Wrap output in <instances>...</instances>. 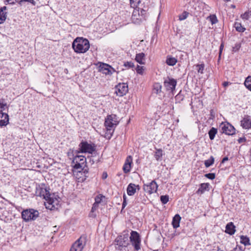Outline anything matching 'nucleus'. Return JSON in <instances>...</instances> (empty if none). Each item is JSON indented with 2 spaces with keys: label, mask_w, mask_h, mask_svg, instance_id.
<instances>
[{
  "label": "nucleus",
  "mask_w": 251,
  "mask_h": 251,
  "mask_svg": "<svg viewBox=\"0 0 251 251\" xmlns=\"http://www.w3.org/2000/svg\"><path fill=\"white\" fill-rule=\"evenodd\" d=\"M7 106V104L4 102L3 99H0V111H2L5 110V107Z\"/></svg>",
  "instance_id": "37998d69"
},
{
  "label": "nucleus",
  "mask_w": 251,
  "mask_h": 251,
  "mask_svg": "<svg viewBox=\"0 0 251 251\" xmlns=\"http://www.w3.org/2000/svg\"><path fill=\"white\" fill-rule=\"evenodd\" d=\"M84 246L82 237L81 236L72 245L70 251H82Z\"/></svg>",
  "instance_id": "4468645a"
},
{
  "label": "nucleus",
  "mask_w": 251,
  "mask_h": 251,
  "mask_svg": "<svg viewBox=\"0 0 251 251\" xmlns=\"http://www.w3.org/2000/svg\"><path fill=\"white\" fill-rule=\"evenodd\" d=\"M209 185L210 184L208 183H201L200 185L199 188L197 191L196 193L197 194H203L205 191L207 190Z\"/></svg>",
  "instance_id": "b1692460"
},
{
  "label": "nucleus",
  "mask_w": 251,
  "mask_h": 251,
  "mask_svg": "<svg viewBox=\"0 0 251 251\" xmlns=\"http://www.w3.org/2000/svg\"><path fill=\"white\" fill-rule=\"evenodd\" d=\"M72 165L73 167L76 170H81L84 166H85L83 164H81L80 163H78V162H77V163L75 162V163H72Z\"/></svg>",
  "instance_id": "e433bc0d"
},
{
  "label": "nucleus",
  "mask_w": 251,
  "mask_h": 251,
  "mask_svg": "<svg viewBox=\"0 0 251 251\" xmlns=\"http://www.w3.org/2000/svg\"><path fill=\"white\" fill-rule=\"evenodd\" d=\"M210 21L212 25L215 24L218 22V20L216 16L215 15H213L210 16Z\"/></svg>",
  "instance_id": "09e8293b"
},
{
  "label": "nucleus",
  "mask_w": 251,
  "mask_h": 251,
  "mask_svg": "<svg viewBox=\"0 0 251 251\" xmlns=\"http://www.w3.org/2000/svg\"><path fill=\"white\" fill-rule=\"evenodd\" d=\"M77 162L80 163L81 164L85 165L86 163V158L83 155H79L77 154L76 156H75V158L73 160L72 163H75V162L77 163Z\"/></svg>",
  "instance_id": "4be33fe9"
},
{
  "label": "nucleus",
  "mask_w": 251,
  "mask_h": 251,
  "mask_svg": "<svg viewBox=\"0 0 251 251\" xmlns=\"http://www.w3.org/2000/svg\"><path fill=\"white\" fill-rule=\"evenodd\" d=\"M231 7H233V8H235V6L234 5H231Z\"/></svg>",
  "instance_id": "774afa93"
},
{
  "label": "nucleus",
  "mask_w": 251,
  "mask_h": 251,
  "mask_svg": "<svg viewBox=\"0 0 251 251\" xmlns=\"http://www.w3.org/2000/svg\"><path fill=\"white\" fill-rule=\"evenodd\" d=\"M88 159L89 160V162L91 163V164H93L95 162V161L94 160V159L92 158V156H91L90 157H88Z\"/></svg>",
  "instance_id": "680f3d73"
},
{
  "label": "nucleus",
  "mask_w": 251,
  "mask_h": 251,
  "mask_svg": "<svg viewBox=\"0 0 251 251\" xmlns=\"http://www.w3.org/2000/svg\"><path fill=\"white\" fill-rule=\"evenodd\" d=\"M137 188L138 190L140 189L139 185H135L133 183L129 184L126 189L127 195L129 196H133L136 192Z\"/></svg>",
  "instance_id": "f3484780"
},
{
  "label": "nucleus",
  "mask_w": 251,
  "mask_h": 251,
  "mask_svg": "<svg viewBox=\"0 0 251 251\" xmlns=\"http://www.w3.org/2000/svg\"><path fill=\"white\" fill-rule=\"evenodd\" d=\"M169 200V197L168 195H162L160 197V201L162 204H166Z\"/></svg>",
  "instance_id": "c9c22d12"
},
{
  "label": "nucleus",
  "mask_w": 251,
  "mask_h": 251,
  "mask_svg": "<svg viewBox=\"0 0 251 251\" xmlns=\"http://www.w3.org/2000/svg\"><path fill=\"white\" fill-rule=\"evenodd\" d=\"M224 48V44L222 43L220 46V50H219V57H220L221 54L222 53V50Z\"/></svg>",
  "instance_id": "13d9d810"
},
{
  "label": "nucleus",
  "mask_w": 251,
  "mask_h": 251,
  "mask_svg": "<svg viewBox=\"0 0 251 251\" xmlns=\"http://www.w3.org/2000/svg\"><path fill=\"white\" fill-rule=\"evenodd\" d=\"M177 60V59L171 56H167V59L166 60V64L169 66H173L176 63Z\"/></svg>",
  "instance_id": "bb28decb"
},
{
  "label": "nucleus",
  "mask_w": 251,
  "mask_h": 251,
  "mask_svg": "<svg viewBox=\"0 0 251 251\" xmlns=\"http://www.w3.org/2000/svg\"><path fill=\"white\" fill-rule=\"evenodd\" d=\"M234 27L239 32H243L246 30V28L243 27L242 25L239 23H235L234 24Z\"/></svg>",
  "instance_id": "72a5a7b5"
},
{
  "label": "nucleus",
  "mask_w": 251,
  "mask_h": 251,
  "mask_svg": "<svg viewBox=\"0 0 251 251\" xmlns=\"http://www.w3.org/2000/svg\"><path fill=\"white\" fill-rule=\"evenodd\" d=\"M176 80L173 78L168 77L167 79L165 80L164 85L166 87L167 90H171L173 91L176 88Z\"/></svg>",
  "instance_id": "2eb2a0df"
},
{
  "label": "nucleus",
  "mask_w": 251,
  "mask_h": 251,
  "mask_svg": "<svg viewBox=\"0 0 251 251\" xmlns=\"http://www.w3.org/2000/svg\"><path fill=\"white\" fill-rule=\"evenodd\" d=\"M46 201L45 205L47 209L54 210L58 208L60 201L58 199L54 197V194H51Z\"/></svg>",
  "instance_id": "6e6552de"
},
{
  "label": "nucleus",
  "mask_w": 251,
  "mask_h": 251,
  "mask_svg": "<svg viewBox=\"0 0 251 251\" xmlns=\"http://www.w3.org/2000/svg\"><path fill=\"white\" fill-rule=\"evenodd\" d=\"M99 204L98 203H97L96 202H94L93 204L91 212L89 214V216L90 217L92 218H95L97 216V215L94 213V212L98 209L99 207Z\"/></svg>",
  "instance_id": "c85d7f7f"
},
{
  "label": "nucleus",
  "mask_w": 251,
  "mask_h": 251,
  "mask_svg": "<svg viewBox=\"0 0 251 251\" xmlns=\"http://www.w3.org/2000/svg\"><path fill=\"white\" fill-rule=\"evenodd\" d=\"M158 187L156 181L153 180L148 184H144L143 189L147 193L151 194L157 192Z\"/></svg>",
  "instance_id": "ddd939ff"
},
{
  "label": "nucleus",
  "mask_w": 251,
  "mask_h": 251,
  "mask_svg": "<svg viewBox=\"0 0 251 251\" xmlns=\"http://www.w3.org/2000/svg\"><path fill=\"white\" fill-rule=\"evenodd\" d=\"M246 141V139L245 137H241L238 139V142L239 143H244Z\"/></svg>",
  "instance_id": "6e6d98bb"
},
{
  "label": "nucleus",
  "mask_w": 251,
  "mask_h": 251,
  "mask_svg": "<svg viewBox=\"0 0 251 251\" xmlns=\"http://www.w3.org/2000/svg\"><path fill=\"white\" fill-rule=\"evenodd\" d=\"M107 174L106 172H103L102 175V178L105 179L107 177Z\"/></svg>",
  "instance_id": "052dcab7"
},
{
  "label": "nucleus",
  "mask_w": 251,
  "mask_h": 251,
  "mask_svg": "<svg viewBox=\"0 0 251 251\" xmlns=\"http://www.w3.org/2000/svg\"><path fill=\"white\" fill-rule=\"evenodd\" d=\"M131 165L125 163L123 166V171L125 173H128L130 171Z\"/></svg>",
  "instance_id": "a18cd8bd"
},
{
  "label": "nucleus",
  "mask_w": 251,
  "mask_h": 251,
  "mask_svg": "<svg viewBox=\"0 0 251 251\" xmlns=\"http://www.w3.org/2000/svg\"><path fill=\"white\" fill-rule=\"evenodd\" d=\"M228 160V157L227 156H226L225 157H224L222 160V163H225L226 161H227V160Z\"/></svg>",
  "instance_id": "e2e57ef3"
},
{
  "label": "nucleus",
  "mask_w": 251,
  "mask_h": 251,
  "mask_svg": "<svg viewBox=\"0 0 251 251\" xmlns=\"http://www.w3.org/2000/svg\"><path fill=\"white\" fill-rule=\"evenodd\" d=\"M229 82L228 81H224L223 83V85L224 87H226V86H227L228 85H229Z\"/></svg>",
  "instance_id": "0e129e2a"
},
{
  "label": "nucleus",
  "mask_w": 251,
  "mask_h": 251,
  "mask_svg": "<svg viewBox=\"0 0 251 251\" xmlns=\"http://www.w3.org/2000/svg\"><path fill=\"white\" fill-rule=\"evenodd\" d=\"M135 60L140 64H145L146 60L145 53L143 52L137 53L135 56Z\"/></svg>",
  "instance_id": "aec40b11"
},
{
  "label": "nucleus",
  "mask_w": 251,
  "mask_h": 251,
  "mask_svg": "<svg viewBox=\"0 0 251 251\" xmlns=\"http://www.w3.org/2000/svg\"><path fill=\"white\" fill-rule=\"evenodd\" d=\"M244 85L249 90L251 91V76H248L246 77Z\"/></svg>",
  "instance_id": "2f4dec72"
},
{
  "label": "nucleus",
  "mask_w": 251,
  "mask_h": 251,
  "mask_svg": "<svg viewBox=\"0 0 251 251\" xmlns=\"http://www.w3.org/2000/svg\"><path fill=\"white\" fill-rule=\"evenodd\" d=\"M85 166H84L81 169L80 171H78V172L79 173H81L82 172L84 174V176L85 177H88L87 176H86L87 174H88V170L87 169H85Z\"/></svg>",
  "instance_id": "3c124183"
},
{
  "label": "nucleus",
  "mask_w": 251,
  "mask_h": 251,
  "mask_svg": "<svg viewBox=\"0 0 251 251\" xmlns=\"http://www.w3.org/2000/svg\"><path fill=\"white\" fill-rule=\"evenodd\" d=\"M241 45L240 43H236L234 46L232 47V51L233 52H236L239 51L240 49L241 48Z\"/></svg>",
  "instance_id": "79ce46f5"
},
{
  "label": "nucleus",
  "mask_w": 251,
  "mask_h": 251,
  "mask_svg": "<svg viewBox=\"0 0 251 251\" xmlns=\"http://www.w3.org/2000/svg\"><path fill=\"white\" fill-rule=\"evenodd\" d=\"M217 133V129L216 128L212 127L208 131V135H209L210 139L211 140H213Z\"/></svg>",
  "instance_id": "c756f323"
},
{
  "label": "nucleus",
  "mask_w": 251,
  "mask_h": 251,
  "mask_svg": "<svg viewBox=\"0 0 251 251\" xmlns=\"http://www.w3.org/2000/svg\"><path fill=\"white\" fill-rule=\"evenodd\" d=\"M176 99L179 100H183L184 99V96L179 93L175 97Z\"/></svg>",
  "instance_id": "5fc2aeb1"
},
{
  "label": "nucleus",
  "mask_w": 251,
  "mask_h": 251,
  "mask_svg": "<svg viewBox=\"0 0 251 251\" xmlns=\"http://www.w3.org/2000/svg\"><path fill=\"white\" fill-rule=\"evenodd\" d=\"M156 151L155 152L154 156L157 161H161L162 160V157L163 156V151L161 149H155Z\"/></svg>",
  "instance_id": "cd10ccee"
},
{
  "label": "nucleus",
  "mask_w": 251,
  "mask_h": 251,
  "mask_svg": "<svg viewBox=\"0 0 251 251\" xmlns=\"http://www.w3.org/2000/svg\"><path fill=\"white\" fill-rule=\"evenodd\" d=\"M115 89L117 95L123 97L128 92V85L126 83H119L116 86Z\"/></svg>",
  "instance_id": "f8f14e48"
},
{
  "label": "nucleus",
  "mask_w": 251,
  "mask_h": 251,
  "mask_svg": "<svg viewBox=\"0 0 251 251\" xmlns=\"http://www.w3.org/2000/svg\"><path fill=\"white\" fill-rule=\"evenodd\" d=\"M235 226L232 222L228 223L226 226V233L232 235L235 232Z\"/></svg>",
  "instance_id": "6ab92c4d"
},
{
  "label": "nucleus",
  "mask_w": 251,
  "mask_h": 251,
  "mask_svg": "<svg viewBox=\"0 0 251 251\" xmlns=\"http://www.w3.org/2000/svg\"><path fill=\"white\" fill-rule=\"evenodd\" d=\"M78 153H79L78 150L70 149L67 152V155L70 159L73 160L75 158V156H76Z\"/></svg>",
  "instance_id": "393cba45"
},
{
  "label": "nucleus",
  "mask_w": 251,
  "mask_h": 251,
  "mask_svg": "<svg viewBox=\"0 0 251 251\" xmlns=\"http://www.w3.org/2000/svg\"><path fill=\"white\" fill-rule=\"evenodd\" d=\"M251 16V11H248L241 15V17L244 20H248Z\"/></svg>",
  "instance_id": "ea45409f"
},
{
  "label": "nucleus",
  "mask_w": 251,
  "mask_h": 251,
  "mask_svg": "<svg viewBox=\"0 0 251 251\" xmlns=\"http://www.w3.org/2000/svg\"><path fill=\"white\" fill-rule=\"evenodd\" d=\"M217 251H224L223 250H221L219 247L217 248Z\"/></svg>",
  "instance_id": "338daca9"
},
{
  "label": "nucleus",
  "mask_w": 251,
  "mask_h": 251,
  "mask_svg": "<svg viewBox=\"0 0 251 251\" xmlns=\"http://www.w3.org/2000/svg\"><path fill=\"white\" fill-rule=\"evenodd\" d=\"M119 124L117 116L115 114L108 115L105 119L104 126L107 130L106 134L110 139L113 133L115 128Z\"/></svg>",
  "instance_id": "7ed1b4c3"
},
{
  "label": "nucleus",
  "mask_w": 251,
  "mask_h": 251,
  "mask_svg": "<svg viewBox=\"0 0 251 251\" xmlns=\"http://www.w3.org/2000/svg\"><path fill=\"white\" fill-rule=\"evenodd\" d=\"M240 243L245 246L251 245L250 240L247 236L241 235L240 236Z\"/></svg>",
  "instance_id": "a878e982"
},
{
  "label": "nucleus",
  "mask_w": 251,
  "mask_h": 251,
  "mask_svg": "<svg viewBox=\"0 0 251 251\" xmlns=\"http://www.w3.org/2000/svg\"><path fill=\"white\" fill-rule=\"evenodd\" d=\"M181 217L179 214H176L173 219L172 225L174 228H177L179 226L180 221Z\"/></svg>",
  "instance_id": "5701e85b"
},
{
  "label": "nucleus",
  "mask_w": 251,
  "mask_h": 251,
  "mask_svg": "<svg viewBox=\"0 0 251 251\" xmlns=\"http://www.w3.org/2000/svg\"><path fill=\"white\" fill-rule=\"evenodd\" d=\"M50 195L49 190L47 189L45 184L42 183L36 186L35 191L36 196L42 197L46 201Z\"/></svg>",
  "instance_id": "0eeeda50"
},
{
  "label": "nucleus",
  "mask_w": 251,
  "mask_h": 251,
  "mask_svg": "<svg viewBox=\"0 0 251 251\" xmlns=\"http://www.w3.org/2000/svg\"><path fill=\"white\" fill-rule=\"evenodd\" d=\"M24 2H27L31 3L32 5L35 6L36 4L34 0H20L18 1V4L20 5H22Z\"/></svg>",
  "instance_id": "58836bf2"
},
{
  "label": "nucleus",
  "mask_w": 251,
  "mask_h": 251,
  "mask_svg": "<svg viewBox=\"0 0 251 251\" xmlns=\"http://www.w3.org/2000/svg\"><path fill=\"white\" fill-rule=\"evenodd\" d=\"M132 163V157L130 155H129L126 158V161H125V163H126L127 164H128V165H130L131 164V163Z\"/></svg>",
  "instance_id": "8fccbe9b"
},
{
  "label": "nucleus",
  "mask_w": 251,
  "mask_h": 251,
  "mask_svg": "<svg viewBox=\"0 0 251 251\" xmlns=\"http://www.w3.org/2000/svg\"><path fill=\"white\" fill-rule=\"evenodd\" d=\"M204 176L208 179L213 180L215 179L216 175L215 173H208L204 175Z\"/></svg>",
  "instance_id": "de8ad7c7"
},
{
  "label": "nucleus",
  "mask_w": 251,
  "mask_h": 251,
  "mask_svg": "<svg viewBox=\"0 0 251 251\" xmlns=\"http://www.w3.org/2000/svg\"><path fill=\"white\" fill-rule=\"evenodd\" d=\"M128 234L126 232H124L122 235L118 236L115 242L116 243V245L118 246L119 250H122V248L126 247L128 245Z\"/></svg>",
  "instance_id": "39448f33"
},
{
  "label": "nucleus",
  "mask_w": 251,
  "mask_h": 251,
  "mask_svg": "<svg viewBox=\"0 0 251 251\" xmlns=\"http://www.w3.org/2000/svg\"><path fill=\"white\" fill-rule=\"evenodd\" d=\"M7 17V12H2V10H0V24H3L6 20Z\"/></svg>",
  "instance_id": "473e14b6"
},
{
  "label": "nucleus",
  "mask_w": 251,
  "mask_h": 251,
  "mask_svg": "<svg viewBox=\"0 0 251 251\" xmlns=\"http://www.w3.org/2000/svg\"><path fill=\"white\" fill-rule=\"evenodd\" d=\"M214 157L213 156H211L208 159L204 161L205 166L208 168L212 165L214 163Z\"/></svg>",
  "instance_id": "7c9ffc66"
},
{
  "label": "nucleus",
  "mask_w": 251,
  "mask_h": 251,
  "mask_svg": "<svg viewBox=\"0 0 251 251\" xmlns=\"http://www.w3.org/2000/svg\"><path fill=\"white\" fill-rule=\"evenodd\" d=\"M220 127L223 133L228 135H232L235 133V128L229 123H222Z\"/></svg>",
  "instance_id": "9d476101"
},
{
  "label": "nucleus",
  "mask_w": 251,
  "mask_h": 251,
  "mask_svg": "<svg viewBox=\"0 0 251 251\" xmlns=\"http://www.w3.org/2000/svg\"><path fill=\"white\" fill-rule=\"evenodd\" d=\"M153 93L161 96L162 93V85L160 83L156 82L153 85Z\"/></svg>",
  "instance_id": "412c9836"
},
{
  "label": "nucleus",
  "mask_w": 251,
  "mask_h": 251,
  "mask_svg": "<svg viewBox=\"0 0 251 251\" xmlns=\"http://www.w3.org/2000/svg\"><path fill=\"white\" fill-rule=\"evenodd\" d=\"M19 0H5V3H6V2H7L9 4L14 5L16 2L18 3V1H19Z\"/></svg>",
  "instance_id": "864d4df0"
},
{
  "label": "nucleus",
  "mask_w": 251,
  "mask_h": 251,
  "mask_svg": "<svg viewBox=\"0 0 251 251\" xmlns=\"http://www.w3.org/2000/svg\"><path fill=\"white\" fill-rule=\"evenodd\" d=\"M99 71L105 75H111L115 72V70L107 64L100 63L99 66Z\"/></svg>",
  "instance_id": "9b49d317"
},
{
  "label": "nucleus",
  "mask_w": 251,
  "mask_h": 251,
  "mask_svg": "<svg viewBox=\"0 0 251 251\" xmlns=\"http://www.w3.org/2000/svg\"><path fill=\"white\" fill-rule=\"evenodd\" d=\"M72 48L77 53H85L90 48L88 40L82 37H77L72 43Z\"/></svg>",
  "instance_id": "f03ea898"
},
{
  "label": "nucleus",
  "mask_w": 251,
  "mask_h": 251,
  "mask_svg": "<svg viewBox=\"0 0 251 251\" xmlns=\"http://www.w3.org/2000/svg\"><path fill=\"white\" fill-rule=\"evenodd\" d=\"M129 238L134 250L136 251L140 250L141 249V240L139 234L136 231H131Z\"/></svg>",
  "instance_id": "423d86ee"
},
{
  "label": "nucleus",
  "mask_w": 251,
  "mask_h": 251,
  "mask_svg": "<svg viewBox=\"0 0 251 251\" xmlns=\"http://www.w3.org/2000/svg\"><path fill=\"white\" fill-rule=\"evenodd\" d=\"M189 15V13L186 11H184L179 16V20L180 21L184 20L186 19Z\"/></svg>",
  "instance_id": "c03bdc74"
},
{
  "label": "nucleus",
  "mask_w": 251,
  "mask_h": 251,
  "mask_svg": "<svg viewBox=\"0 0 251 251\" xmlns=\"http://www.w3.org/2000/svg\"><path fill=\"white\" fill-rule=\"evenodd\" d=\"M126 205H127L126 197L125 195H124L122 211L123 210V209H124L125 208V207L126 206Z\"/></svg>",
  "instance_id": "603ef678"
},
{
  "label": "nucleus",
  "mask_w": 251,
  "mask_h": 251,
  "mask_svg": "<svg viewBox=\"0 0 251 251\" xmlns=\"http://www.w3.org/2000/svg\"><path fill=\"white\" fill-rule=\"evenodd\" d=\"M241 126L244 129L251 128V117L250 116L246 115L241 121Z\"/></svg>",
  "instance_id": "dca6fc26"
},
{
  "label": "nucleus",
  "mask_w": 251,
  "mask_h": 251,
  "mask_svg": "<svg viewBox=\"0 0 251 251\" xmlns=\"http://www.w3.org/2000/svg\"><path fill=\"white\" fill-rule=\"evenodd\" d=\"M215 118V114L214 113V110L211 109L210 110V119H213Z\"/></svg>",
  "instance_id": "bf43d9fd"
},
{
  "label": "nucleus",
  "mask_w": 251,
  "mask_h": 251,
  "mask_svg": "<svg viewBox=\"0 0 251 251\" xmlns=\"http://www.w3.org/2000/svg\"><path fill=\"white\" fill-rule=\"evenodd\" d=\"M9 122L8 115L5 113L0 112V126H5Z\"/></svg>",
  "instance_id": "a211bd4d"
},
{
  "label": "nucleus",
  "mask_w": 251,
  "mask_h": 251,
  "mask_svg": "<svg viewBox=\"0 0 251 251\" xmlns=\"http://www.w3.org/2000/svg\"><path fill=\"white\" fill-rule=\"evenodd\" d=\"M39 216V211L32 208L24 210L22 212V217L25 222L34 221Z\"/></svg>",
  "instance_id": "20e7f679"
},
{
  "label": "nucleus",
  "mask_w": 251,
  "mask_h": 251,
  "mask_svg": "<svg viewBox=\"0 0 251 251\" xmlns=\"http://www.w3.org/2000/svg\"><path fill=\"white\" fill-rule=\"evenodd\" d=\"M78 151L79 153H92L95 151V147L87 141H81L79 144Z\"/></svg>",
  "instance_id": "1a4fd4ad"
},
{
  "label": "nucleus",
  "mask_w": 251,
  "mask_h": 251,
  "mask_svg": "<svg viewBox=\"0 0 251 251\" xmlns=\"http://www.w3.org/2000/svg\"><path fill=\"white\" fill-rule=\"evenodd\" d=\"M7 9V7L6 6H4L2 7H1L0 8V10H2V12H4V10H6Z\"/></svg>",
  "instance_id": "69168bd1"
},
{
  "label": "nucleus",
  "mask_w": 251,
  "mask_h": 251,
  "mask_svg": "<svg viewBox=\"0 0 251 251\" xmlns=\"http://www.w3.org/2000/svg\"><path fill=\"white\" fill-rule=\"evenodd\" d=\"M103 197V196L101 194H99L97 195L95 198V202L100 204L102 201V198Z\"/></svg>",
  "instance_id": "49530a36"
},
{
  "label": "nucleus",
  "mask_w": 251,
  "mask_h": 251,
  "mask_svg": "<svg viewBox=\"0 0 251 251\" xmlns=\"http://www.w3.org/2000/svg\"><path fill=\"white\" fill-rule=\"evenodd\" d=\"M196 67L199 73H201V74H203V70L204 69V64H197L196 65Z\"/></svg>",
  "instance_id": "f704fd0d"
},
{
  "label": "nucleus",
  "mask_w": 251,
  "mask_h": 251,
  "mask_svg": "<svg viewBox=\"0 0 251 251\" xmlns=\"http://www.w3.org/2000/svg\"><path fill=\"white\" fill-rule=\"evenodd\" d=\"M145 69V67L140 66L139 65H137L136 68V71L137 74L142 75L143 74L144 71Z\"/></svg>",
  "instance_id": "4c0bfd02"
},
{
  "label": "nucleus",
  "mask_w": 251,
  "mask_h": 251,
  "mask_svg": "<svg viewBox=\"0 0 251 251\" xmlns=\"http://www.w3.org/2000/svg\"><path fill=\"white\" fill-rule=\"evenodd\" d=\"M148 9V6L134 9L131 16L132 22L134 24L139 25L143 21H146L149 16Z\"/></svg>",
  "instance_id": "f257e3e1"
},
{
  "label": "nucleus",
  "mask_w": 251,
  "mask_h": 251,
  "mask_svg": "<svg viewBox=\"0 0 251 251\" xmlns=\"http://www.w3.org/2000/svg\"><path fill=\"white\" fill-rule=\"evenodd\" d=\"M233 251H244L241 246H237L233 249Z\"/></svg>",
  "instance_id": "4d7b16f0"
},
{
  "label": "nucleus",
  "mask_w": 251,
  "mask_h": 251,
  "mask_svg": "<svg viewBox=\"0 0 251 251\" xmlns=\"http://www.w3.org/2000/svg\"><path fill=\"white\" fill-rule=\"evenodd\" d=\"M124 66L128 69L134 67V63L131 61H126L124 62Z\"/></svg>",
  "instance_id": "a19ab883"
}]
</instances>
